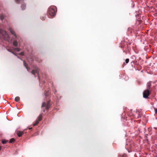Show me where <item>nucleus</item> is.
Instances as JSON below:
<instances>
[{"mask_svg":"<svg viewBox=\"0 0 157 157\" xmlns=\"http://www.w3.org/2000/svg\"><path fill=\"white\" fill-rule=\"evenodd\" d=\"M45 105H46V104L44 102H43L42 104V105H41V107H44V106H45Z\"/></svg>","mask_w":157,"mask_h":157,"instance_id":"nucleus-15","label":"nucleus"},{"mask_svg":"<svg viewBox=\"0 0 157 157\" xmlns=\"http://www.w3.org/2000/svg\"><path fill=\"white\" fill-rule=\"evenodd\" d=\"M41 119H42V116L41 115H40L39 116V117L38 119L37 120L39 122L40 121H41Z\"/></svg>","mask_w":157,"mask_h":157,"instance_id":"nucleus-11","label":"nucleus"},{"mask_svg":"<svg viewBox=\"0 0 157 157\" xmlns=\"http://www.w3.org/2000/svg\"><path fill=\"white\" fill-rule=\"evenodd\" d=\"M150 92L148 89L144 90L143 93V97L145 98H147L150 94Z\"/></svg>","mask_w":157,"mask_h":157,"instance_id":"nucleus-3","label":"nucleus"},{"mask_svg":"<svg viewBox=\"0 0 157 157\" xmlns=\"http://www.w3.org/2000/svg\"><path fill=\"white\" fill-rule=\"evenodd\" d=\"M121 157H127V156L126 154H124L121 156Z\"/></svg>","mask_w":157,"mask_h":157,"instance_id":"nucleus-18","label":"nucleus"},{"mask_svg":"<svg viewBox=\"0 0 157 157\" xmlns=\"http://www.w3.org/2000/svg\"><path fill=\"white\" fill-rule=\"evenodd\" d=\"M155 112L156 113H157V109H155Z\"/></svg>","mask_w":157,"mask_h":157,"instance_id":"nucleus-22","label":"nucleus"},{"mask_svg":"<svg viewBox=\"0 0 157 157\" xmlns=\"http://www.w3.org/2000/svg\"><path fill=\"white\" fill-rule=\"evenodd\" d=\"M4 18V16L2 14H0V19L1 20H2Z\"/></svg>","mask_w":157,"mask_h":157,"instance_id":"nucleus-10","label":"nucleus"},{"mask_svg":"<svg viewBox=\"0 0 157 157\" xmlns=\"http://www.w3.org/2000/svg\"><path fill=\"white\" fill-rule=\"evenodd\" d=\"M148 85V86H151V84L150 83H149Z\"/></svg>","mask_w":157,"mask_h":157,"instance_id":"nucleus-23","label":"nucleus"},{"mask_svg":"<svg viewBox=\"0 0 157 157\" xmlns=\"http://www.w3.org/2000/svg\"><path fill=\"white\" fill-rule=\"evenodd\" d=\"M12 53L13 54H14V55H15V56H16L15 54L13 52H12Z\"/></svg>","mask_w":157,"mask_h":157,"instance_id":"nucleus-24","label":"nucleus"},{"mask_svg":"<svg viewBox=\"0 0 157 157\" xmlns=\"http://www.w3.org/2000/svg\"><path fill=\"white\" fill-rule=\"evenodd\" d=\"M0 38H3L4 40H7L9 38V36L5 31L0 30Z\"/></svg>","mask_w":157,"mask_h":157,"instance_id":"nucleus-1","label":"nucleus"},{"mask_svg":"<svg viewBox=\"0 0 157 157\" xmlns=\"http://www.w3.org/2000/svg\"><path fill=\"white\" fill-rule=\"evenodd\" d=\"M20 54L21 56H23L24 55V53L23 52H21Z\"/></svg>","mask_w":157,"mask_h":157,"instance_id":"nucleus-20","label":"nucleus"},{"mask_svg":"<svg viewBox=\"0 0 157 157\" xmlns=\"http://www.w3.org/2000/svg\"><path fill=\"white\" fill-rule=\"evenodd\" d=\"M23 132H21L19 131H17V134L19 137H20L23 134Z\"/></svg>","mask_w":157,"mask_h":157,"instance_id":"nucleus-6","label":"nucleus"},{"mask_svg":"<svg viewBox=\"0 0 157 157\" xmlns=\"http://www.w3.org/2000/svg\"><path fill=\"white\" fill-rule=\"evenodd\" d=\"M6 142H7V141H6V140H2V143L3 144H6Z\"/></svg>","mask_w":157,"mask_h":157,"instance_id":"nucleus-16","label":"nucleus"},{"mask_svg":"<svg viewBox=\"0 0 157 157\" xmlns=\"http://www.w3.org/2000/svg\"><path fill=\"white\" fill-rule=\"evenodd\" d=\"M20 98L18 97H16L15 98V101H16L17 102H18V101H19L20 100Z\"/></svg>","mask_w":157,"mask_h":157,"instance_id":"nucleus-9","label":"nucleus"},{"mask_svg":"<svg viewBox=\"0 0 157 157\" xmlns=\"http://www.w3.org/2000/svg\"><path fill=\"white\" fill-rule=\"evenodd\" d=\"M1 148H0V151L1 150Z\"/></svg>","mask_w":157,"mask_h":157,"instance_id":"nucleus-29","label":"nucleus"},{"mask_svg":"<svg viewBox=\"0 0 157 157\" xmlns=\"http://www.w3.org/2000/svg\"><path fill=\"white\" fill-rule=\"evenodd\" d=\"M39 70L38 68L36 69L35 70H33L32 71V73L34 75L36 73L39 74Z\"/></svg>","mask_w":157,"mask_h":157,"instance_id":"nucleus-5","label":"nucleus"},{"mask_svg":"<svg viewBox=\"0 0 157 157\" xmlns=\"http://www.w3.org/2000/svg\"><path fill=\"white\" fill-rule=\"evenodd\" d=\"M14 141V139L13 138H12L10 140V143H12Z\"/></svg>","mask_w":157,"mask_h":157,"instance_id":"nucleus-13","label":"nucleus"},{"mask_svg":"<svg viewBox=\"0 0 157 157\" xmlns=\"http://www.w3.org/2000/svg\"><path fill=\"white\" fill-rule=\"evenodd\" d=\"M9 30L10 31V33H11L16 38H17V36L15 33V32H14V30L12 29L11 28H9Z\"/></svg>","mask_w":157,"mask_h":157,"instance_id":"nucleus-4","label":"nucleus"},{"mask_svg":"<svg viewBox=\"0 0 157 157\" xmlns=\"http://www.w3.org/2000/svg\"><path fill=\"white\" fill-rule=\"evenodd\" d=\"M13 44L14 46H17L18 45V43L17 41L16 40L14 41L13 42Z\"/></svg>","mask_w":157,"mask_h":157,"instance_id":"nucleus-8","label":"nucleus"},{"mask_svg":"<svg viewBox=\"0 0 157 157\" xmlns=\"http://www.w3.org/2000/svg\"><path fill=\"white\" fill-rule=\"evenodd\" d=\"M32 129V128H29V129Z\"/></svg>","mask_w":157,"mask_h":157,"instance_id":"nucleus-26","label":"nucleus"},{"mask_svg":"<svg viewBox=\"0 0 157 157\" xmlns=\"http://www.w3.org/2000/svg\"><path fill=\"white\" fill-rule=\"evenodd\" d=\"M24 65L25 66V67L28 70V67L26 66V65L25 64V63H24Z\"/></svg>","mask_w":157,"mask_h":157,"instance_id":"nucleus-21","label":"nucleus"},{"mask_svg":"<svg viewBox=\"0 0 157 157\" xmlns=\"http://www.w3.org/2000/svg\"><path fill=\"white\" fill-rule=\"evenodd\" d=\"M21 8H22V10H25L26 8V5L25 4H23L21 6Z\"/></svg>","mask_w":157,"mask_h":157,"instance_id":"nucleus-7","label":"nucleus"},{"mask_svg":"<svg viewBox=\"0 0 157 157\" xmlns=\"http://www.w3.org/2000/svg\"><path fill=\"white\" fill-rule=\"evenodd\" d=\"M128 151L129 152H130V151Z\"/></svg>","mask_w":157,"mask_h":157,"instance_id":"nucleus-27","label":"nucleus"},{"mask_svg":"<svg viewBox=\"0 0 157 157\" xmlns=\"http://www.w3.org/2000/svg\"><path fill=\"white\" fill-rule=\"evenodd\" d=\"M56 12V8L55 7H50L49 8L48 13L51 16H55Z\"/></svg>","mask_w":157,"mask_h":157,"instance_id":"nucleus-2","label":"nucleus"},{"mask_svg":"<svg viewBox=\"0 0 157 157\" xmlns=\"http://www.w3.org/2000/svg\"><path fill=\"white\" fill-rule=\"evenodd\" d=\"M14 50L15 51L19 52L20 51V49L19 48H15L14 49Z\"/></svg>","mask_w":157,"mask_h":157,"instance_id":"nucleus-12","label":"nucleus"},{"mask_svg":"<svg viewBox=\"0 0 157 157\" xmlns=\"http://www.w3.org/2000/svg\"><path fill=\"white\" fill-rule=\"evenodd\" d=\"M39 123V121H37V120H36L35 122V123H34L33 124V126H35L36 125V124H37L38 123Z\"/></svg>","mask_w":157,"mask_h":157,"instance_id":"nucleus-14","label":"nucleus"},{"mask_svg":"<svg viewBox=\"0 0 157 157\" xmlns=\"http://www.w3.org/2000/svg\"><path fill=\"white\" fill-rule=\"evenodd\" d=\"M20 0H16L17 1V2H19Z\"/></svg>","mask_w":157,"mask_h":157,"instance_id":"nucleus-25","label":"nucleus"},{"mask_svg":"<svg viewBox=\"0 0 157 157\" xmlns=\"http://www.w3.org/2000/svg\"><path fill=\"white\" fill-rule=\"evenodd\" d=\"M49 105H47V106H46V109H48L49 108Z\"/></svg>","mask_w":157,"mask_h":157,"instance_id":"nucleus-19","label":"nucleus"},{"mask_svg":"<svg viewBox=\"0 0 157 157\" xmlns=\"http://www.w3.org/2000/svg\"><path fill=\"white\" fill-rule=\"evenodd\" d=\"M129 61V59H127L125 60V62L126 63H128Z\"/></svg>","mask_w":157,"mask_h":157,"instance_id":"nucleus-17","label":"nucleus"},{"mask_svg":"<svg viewBox=\"0 0 157 157\" xmlns=\"http://www.w3.org/2000/svg\"><path fill=\"white\" fill-rule=\"evenodd\" d=\"M8 51H9V52H10V51H9V50H8Z\"/></svg>","mask_w":157,"mask_h":157,"instance_id":"nucleus-28","label":"nucleus"}]
</instances>
